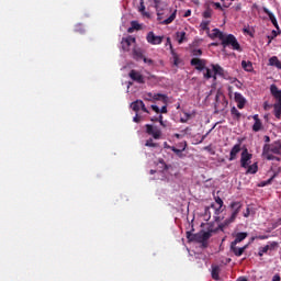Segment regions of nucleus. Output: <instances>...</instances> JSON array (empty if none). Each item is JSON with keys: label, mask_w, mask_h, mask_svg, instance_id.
<instances>
[{"label": "nucleus", "mask_w": 281, "mask_h": 281, "mask_svg": "<svg viewBox=\"0 0 281 281\" xmlns=\"http://www.w3.org/2000/svg\"><path fill=\"white\" fill-rule=\"evenodd\" d=\"M217 229H214V225L209 223L207 231H200L196 234H192V232H187L188 240L195 241V243H204L205 240H210L212 238V234H216Z\"/></svg>", "instance_id": "1"}, {"label": "nucleus", "mask_w": 281, "mask_h": 281, "mask_svg": "<svg viewBox=\"0 0 281 281\" xmlns=\"http://www.w3.org/2000/svg\"><path fill=\"white\" fill-rule=\"evenodd\" d=\"M221 45L225 49L226 47H231L234 52H243V47H240V43L234 34H225L221 41Z\"/></svg>", "instance_id": "2"}, {"label": "nucleus", "mask_w": 281, "mask_h": 281, "mask_svg": "<svg viewBox=\"0 0 281 281\" xmlns=\"http://www.w3.org/2000/svg\"><path fill=\"white\" fill-rule=\"evenodd\" d=\"M270 93L277 100V102L273 104L274 116L277 117V120H280L281 119V90L278 89V86L271 85Z\"/></svg>", "instance_id": "3"}, {"label": "nucleus", "mask_w": 281, "mask_h": 281, "mask_svg": "<svg viewBox=\"0 0 281 281\" xmlns=\"http://www.w3.org/2000/svg\"><path fill=\"white\" fill-rule=\"evenodd\" d=\"M227 104H229V102L227 101L225 95H223V93L221 92H217L215 97V105H214L215 113L223 112L224 109H227Z\"/></svg>", "instance_id": "4"}, {"label": "nucleus", "mask_w": 281, "mask_h": 281, "mask_svg": "<svg viewBox=\"0 0 281 281\" xmlns=\"http://www.w3.org/2000/svg\"><path fill=\"white\" fill-rule=\"evenodd\" d=\"M252 157H254V155H251L249 153V150L247 148H245L241 151V156H240V166H241V168H248L249 164H251Z\"/></svg>", "instance_id": "5"}, {"label": "nucleus", "mask_w": 281, "mask_h": 281, "mask_svg": "<svg viewBox=\"0 0 281 281\" xmlns=\"http://www.w3.org/2000/svg\"><path fill=\"white\" fill-rule=\"evenodd\" d=\"M146 41L149 45H161L164 43V36L155 35V32L150 31L147 33Z\"/></svg>", "instance_id": "6"}, {"label": "nucleus", "mask_w": 281, "mask_h": 281, "mask_svg": "<svg viewBox=\"0 0 281 281\" xmlns=\"http://www.w3.org/2000/svg\"><path fill=\"white\" fill-rule=\"evenodd\" d=\"M211 67L215 76H221V78H224V80H229V74H227V71H225V69L221 67V65L212 64Z\"/></svg>", "instance_id": "7"}, {"label": "nucleus", "mask_w": 281, "mask_h": 281, "mask_svg": "<svg viewBox=\"0 0 281 281\" xmlns=\"http://www.w3.org/2000/svg\"><path fill=\"white\" fill-rule=\"evenodd\" d=\"M136 40L132 35L123 37L121 41V46L123 52H131V45L135 44Z\"/></svg>", "instance_id": "8"}, {"label": "nucleus", "mask_w": 281, "mask_h": 281, "mask_svg": "<svg viewBox=\"0 0 281 281\" xmlns=\"http://www.w3.org/2000/svg\"><path fill=\"white\" fill-rule=\"evenodd\" d=\"M128 76L134 82H137L138 85H144L146 82L144 75L135 69L131 70Z\"/></svg>", "instance_id": "9"}, {"label": "nucleus", "mask_w": 281, "mask_h": 281, "mask_svg": "<svg viewBox=\"0 0 281 281\" xmlns=\"http://www.w3.org/2000/svg\"><path fill=\"white\" fill-rule=\"evenodd\" d=\"M205 65H207V60L201 58H192L191 66L195 67L198 71H203L205 69Z\"/></svg>", "instance_id": "10"}, {"label": "nucleus", "mask_w": 281, "mask_h": 281, "mask_svg": "<svg viewBox=\"0 0 281 281\" xmlns=\"http://www.w3.org/2000/svg\"><path fill=\"white\" fill-rule=\"evenodd\" d=\"M144 100H147L148 102H151V100H162V102H166L168 97L161 93L154 94L153 92H148L144 95Z\"/></svg>", "instance_id": "11"}, {"label": "nucleus", "mask_w": 281, "mask_h": 281, "mask_svg": "<svg viewBox=\"0 0 281 281\" xmlns=\"http://www.w3.org/2000/svg\"><path fill=\"white\" fill-rule=\"evenodd\" d=\"M146 133L147 135H151L154 139H161V131L158 128H154L153 125H146Z\"/></svg>", "instance_id": "12"}, {"label": "nucleus", "mask_w": 281, "mask_h": 281, "mask_svg": "<svg viewBox=\"0 0 281 281\" xmlns=\"http://www.w3.org/2000/svg\"><path fill=\"white\" fill-rule=\"evenodd\" d=\"M240 150H243V148L240 147V143L234 145L233 148L231 149L228 161H235Z\"/></svg>", "instance_id": "13"}, {"label": "nucleus", "mask_w": 281, "mask_h": 281, "mask_svg": "<svg viewBox=\"0 0 281 281\" xmlns=\"http://www.w3.org/2000/svg\"><path fill=\"white\" fill-rule=\"evenodd\" d=\"M231 207L233 210V213L231 215V221H234L236 216L240 213V209L243 207V204L240 202H233L231 204Z\"/></svg>", "instance_id": "14"}, {"label": "nucleus", "mask_w": 281, "mask_h": 281, "mask_svg": "<svg viewBox=\"0 0 281 281\" xmlns=\"http://www.w3.org/2000/svg\"><path fill=\"white\" fill-rule=\"evenodd\" d=\"M235 102H237L238 109H245V104L247 103V100H245V97H243L241 93L235 92Z\"/></svg>", "instance_id": "15"}, {"label": "nucleus", "mask_w": 281, "mask_h": 281, "mask_svg": "<svg viewBox=\"0 0 281 281\" xmlns=\"http://www.w3.org/2000/svg\"><path fill=\"white\" fill-rule=\"evenodd\" d=\"M237 245L238 244L231 243V251H233L235 256L240 257L243 256V254H245V249H247V246L238 248Z\"/></svg>", "instance_id": "16"}, {"label": "nucleus", "mask_w": 281, "mask_h": 281, "mask_svg": "<svg viewBox=\"0 0 281 281\" xmlns=\"http://www.w3.org/2000/svg\"><path fill=\"white\" fill-rule=\"evenodd\" d=\"M262 10H263L265 14H267V15L269 16V19H270L272 25H274V27H276L277 30H280V26L278 25V20L276 19V15H274L271 11H269V10L267 9V7H263Z\"/></svg>", "instance_id": "17"}, {"label": "nucleus", "mask_w": 281, "mask_h": 281, "mask_svg": "<svg viewBox=\"0 0 281 281\" xmlns=\"http://www.w3.org/2000/svg\"><path fill=\"white\" fill-rule=\"evenodd\" d=\"M262 156L265 159H268V161H273L276 159V156L271 155V149L269 145L263 146Z\"/></svg>", "instance_id": "18"}, {"label": "nucleus", "mask_w": 281, "mask_h": 281, "mask_svg": "<svg viewBox=\"0 0 281 281\" xmlns=\"http://www.w3.org/2000/svg\"><path fill=\"white\" fill-rule=\"evenodd\" d=\"M170 54L172 56L175 67H179V65H181V58H179V54L175 52V48L172 47V45H170Z\"/></svg>", "instance_id": "19"}, {"label": "nucleus", "mask_w": 281, "mask_h": 281, "mask_svg": "<svg viewBox=\"0 0 281 281\" xmlns=\"http://www.w3.org/2000/svg\"><path fill=\"white\" fill-rule=\"evenodd\" d=\"M220 273H221V267L216 265H212L211 276L213 280H216V281L221 280Z\"/></svg>", "instance_id": "20"}, {"label": "nucleus", "mask_w": 281, "mask_h": 281, "mask_svg": "<svg viewBox=\"0 0 281 281\" xmlns=\"http://www.w3.org/2000/svg\"><path fill=\"white\" fill-rule=\"evenodd\" d=\"M270 146V153H273L274 155H281V143L274 142Z\"/></svg>", "instance_id": "21"}, {"label": "nucleus", "mask_w": 281, "mask_h": 281, "mask_svg": "<svg viewBox=\"0 0 281 281\" xmlns=\"http://www.w3.org/2000/svg\"><path fill=\"white\" fill-rule=\"evenodd\" d=\"M270 67H277V69H281V60L278 59V56H272L269 58Z\"/></svg>", "instance_id": "22"}, {"label": "nucleus", "mask_w": 281, "mask_h": 281, "mask_svg": "<svg viewBox=\"0 0 281 281\" xmlns=\"http://www.w3.org/2000/svg\"><path fill=\"white\" fill-rule=\"evenodd\" d=\"M142 106H143L142 100H136V101L132 102V104H131V109H132V111H135V113H139Z\"/></svg>", "instance_id": "23"}, {"label": "nucleus", "mask_w": 281, "mask_h": 281, "mask_svg": "<svg viewBox=\"0 0 281 281\" xmlns=\"http://www.w3.org/2000/svg\"><path fill=\"white\" fill-rule=\"evenodd\" d=\"M248 234L247 233H237L235 236L234 245H238V243H243V240H245V238H247Z\"/></svg>", "instance_id": "24"}, {"label": "nucleus", "mask_w": 281, "mask_h": 281, "mask_svg": "<svg viewBox=\"0 0 281 281\" xmlns=\"http://www.w3.org/2000/svg\"><path fill=\"white\" fill-rule=\"evenodd\" d=\"M135 30H142V24L137 21H132L131 22V27L127 29L128 34L135 32Z\"/></svg>", "instance_id": "25"}, {"label": "nucleus", "mask_w": 281, "mask_h": 281, "mask_svg": "<svg viewBox=\"0 0 281 281\" xmlns=\"http://www.w3.org/2000/svg\"><path fill=\"white\" fill-rule=\"evenodd\" d=\"M256 172H258V162L248 165L246 175H256Z\"/></svg>", "instance_id": "26"}, {"label": "nucleus", "mask_w": 281, "mask_h": 281, "mask_svg": "<svg viewBox=\"0 0 281 281\" xmlns=\"http://www.w3.org/2000/svg\"><path fill=\"white\" fill-rule=\"evenodd\" d=\"M133 56H134L135 60H143L144 53H142V49H139V48H134Z\"/></svg>", "instance_id": "27"}, {"label": "nucleus", "mask_w": 281, "mask_h": 281, "mask_svg": "<svg viewBox=\"0 0 281 281\" xmlns=\"http://www.w3.org/2000/svg\"><path fill=\"white\" fill-rule=\"evenodd\" d=\"M175 19H177V10L172 12L170 16H168L166 20L162 21V25H170V23H172Z\"/></svg>", "instance_id": "28"}, {"label": "nucleus", "mask_w": 281, "mask_h": 281, "mask_svg": "<svg viewBox=\"0 0 281 281\" xmlns=\"http://www.w3.org/2000/svg\"><path fill=\"white\" fill-rule=\"evenodd\" d=\"M138 11L143 14V16H147V19H149L150 13L146 12V5H144V0H140Z\"/></svg>", "instance_id": "29"}, {"label": "nucleus", "mask_w": 281, "mask_h": 281, "mask_svg": "<svg viewBox=\"0 0 281 281\" xmlns=\"http://www.w3.org/2000/svg\"><path fill=\"white\" fill-rule=\"evenodd\" d=\"M188 146V144L184 143V147L182 149H177V147H169L170 150H172V153H175L177 155V157H183V150H186V147Z\"/></svg>", "instance_id": "30"}, {"label": "nucleus", "mask_w": 281, "mask_h": 281, "mask_svg": "<svg viewBox=\"0 0 281 281\" xmlns=\"http://www.w3.org/2000/svg\"><path fill=\"white\" fill-rule=\"evenodd\" d=\"M215 203L218 205V207L215 209V214H221V210H223V199H221V196H216Z\"/></svg>", "instance_id": "31"}, {"label": "nucleus", "mask_w": 281, "mask_h": 281, "mask_svg": "<svg viewBox=\"0 0 281 281\" xmlns=\"http://www.w3.org/2000/svg\"><path fill=\"white\" fill-rule=\"evenodd\" d=\"M241 67L243 69H245V71H252L254 70V65L251 64V61H241Z\"/></svg>", "instance_id": "32"}, {"label": "nucleus", "mask_w": 281, "mask_h": 281, "mask_svg": "<svg viewBox=\"0 0 281 281\" xmlns=\"http://www.w3.org/2000/svg\"><path fill=\"white\" fill-rule=\"evenodd\" d=\"M212 34L214 38H220L221 41L225 36V33L221 32L218 29H214Z\"/></svg>", "instance_id": "33"}, {"label": "nucleus", "mask_w": 281, "mask_h": 281, "mask_svg": "<svg viewBox=\"0 0 281 281\" xmlns=\"http://www.w3.org/2000/svg\"><path fill=\"white\" fill-rule=\"evenodd\" d=\"M231 114L234 115L235 120H240V117H241V114L238 111V109H236V106H233L231 109Z\"/></svg>", "instance_id": "34"}, {"label": "nucleus", "mask_w": 281, "mask_h": 281, "mask_svg": "<svg viewBox=\"0 0 281 281\" xmlns=\"http://www.w3.org/2000/svg\"><path fill=\"white\" fill-rule=\"evenodd\" d=\"M252 131L255 133H258L259 131H262V121L255 122L252 125Z\"/></svg>", "instance_id": "35"}, {"label": "nucleus", "mask_w": 281, "mask_h": 281, "mask_svg": "<svg viewBox=\"0 0 281 281\" xmlns=\"http://www.w3.org/2000/svg\"><path fill=\"white\" fill-rule=\"evenodd\" d=\"M203 76L205 78V80H210V78H212V69L207 68L204 66V69H203Z\"/></svg>", "instance_id": "36"}, {"label": "nucleus", "mask_w": 281, "mask_h": 281, "mask_svg": "<svg viewBox=\"0 0 281 281\" xmlns=\"http://www.w3.org/2000/svg\"><path fill=\"white\" fill-rule=\"evenodd\" d=\"M177 38L179 45H181L186 41V32H177Z\"/></svg>", "instance_id": "37"}, {"label": "nucleus", "mask_w": 281, "mask_h": 281, "mask_svg": "<svg viewBox=\"0 0 281 281\" xmlns=\"http://www.w3.org/2000/svg\"><path fill=\"white\" fill-rule=\"evenodd\" d=\"M200 27H201V30H203L204 32H209V30H210V21H203V22H201Z\"/></svg>", "instance_id": "38"}, {"label": "nucleus", "mask_w": 281, "mask_h": 281, "mask_svg": "<svg viewBox=\"0 0 281 281\" xmlns=\"http://www.w3.org/2000/svg\"><path fill=\"white\" fill-rule=\"evenodd\" d=\"M145 146H147L149 148H157V146H159V144L154 143L153 138H149V139L146 140Z\"/></svg>", "instance_id": "39"}, {"label": "nucleus", "mask_w": 281, "mask_h": 281, "mask_svg": "<svg viewBox=\"0 0 281 281\" xmlns=\"http://www.w3.org/2000/svg\"><path fill=\"white\" fill-rule=\"evenodd\" d=\"M267 251H269V246L268 245L259 248L258 256L262 257V256H265V254H267Z\"/></svg>", "instance_id": "40"}, {"label": "nucleus", "mask_w": 281, "mask_h": 281, "mask_svg": "<svg viewBox=\"0 0 281 281\" xmlns=\"http://www.w3.org/2000/svg\"><path fill=\"white\" fill-rule=\"evenodd\" d=\"M191 54L192 56H203V50L201 48H193Z\"/></svg>", "instance_id": "41"}, {"label": "nucleus", "mask_w": 281, "mask_h": 281, "mask_svg": "<svg viewBox=\"0 0 281 281\" xmlns=\"http://www.w3.org/2000/svg\"><path fill=\"white\" fill-rule=\"evenodd\" d=\"M267 246H268L269 251H273L276 249V247H278V243L277 241H269Z\"/></svg>", "instance_id": "42"}, {"label": "nucleus", "mask_w": 281, "mask_h": 281, "mask_svg": "<svg viewBox=\"0 0 281 281\" xmlns=\"http://www.w3.org/2000/svg\"><path fill=\"white\" fill-rule=\"evenodd\" d=\"M203 16H204V19H211V18H212V9L207 8V9L203 12Z\"/></svg>", "instance_id": "43"}, {"label": "nucleus", "mask_w": 281, "mask_h": 281, "mask_svg": "<svg viewBox=\"0 0 281 281\" xmlns=\"http://www.w3.org/2000/svg\"><path fill=\"white\" fill-rule=\"evenodd\" d=\"M204 216H205V218H211L212 213L210 212V206H205Z\"/></svg>", "instance_id": "44"}, {"label": "nucleus", "mask_w": 281, "mask_h": 281, "mask_svg": "<svg viewBox=\"0 0 281 281\" xmlns=\"http://www.w3.org/2000/svg\"><path fill=\"white\" fill-rule=\"evenodd\" d=\"M233 10H234L235 12H240V10H243V4L237 3V4L233 5Z\"/></svg>", "instance_id": "45"}, {"label": "nucleus", "mask_w": 281, "mask_h": 281, "mask_svg": "<svg viewBox=\"0 0 281 281\" xmlns=\"http://www.w3.org/2000/svg\"><path fill=\"white\" fill-rule=\"evenodd\" d=\"M184 115H186L187 119H180V122L182 124H186L188 122V120H190V117H191L190 113H184Z\"/></svg>", "instance_id": "46"}, {"label": "nucleus", "mask_w": 281, "mask_h": 281, "mask_svg": "<svg viewBox=\"0 0 281 281\" xmlns=\"http://www.w3.org/2000/svg\"><path fill=\"white\" fill-rule=\"evenodd\" d=\"M143 60H144V63H146V64L149 65V66L155 65V61H153V59H148V58H146V57H143Z\"/></svg>", "instance_id": "47"}, {"label": "nucleus", "mask_w": 281, "mask_h": 281, "mask_svg": "<svg viewBox=\"0 0 281 281\" xmlns=\"http://www.w3.org/2000/svg\"><path fill=\"white\" fill-rule=\"evenodd\" d=\"M158 122H159L160 126H164V128H166V123H164V115H161V114L159 115Z\"/></svg>", "instance_id": "48"}, {"label": "nucleus", "mask_w": 281, "mask_h": 281, "mask_svg": "<svg viewBox=\"0 0 281 281\" xmlns=\"http://www.w3.org/2000/svg\"><path fill=\"white\" fill-rule=\"evenodd\" d=\"M133 122H136V124H139V122H142V117L139 116V114H136L134 116Z\"/></svg>", "instance_id": "49"}, {"label": "nucleus", "mask_w": 281, "mask_h": 281, "mask_svg": "<svg viewBox=\"0 0 281 281\" xmlns=\"http://www.w3.org/2000/svg\"><path fill=\"white\" fill-rule=\"evenodd\" d=\"M256 238L258 240H267V238H269V236L268 235H259V236H256Z\"/></svg>", "instance_id": "50"}, {"label": "nucleus", "mask_w": 281, "mask_h": 281, "mask_svg": "<svg viewBox=\"0 0 281 281\" xmlns=\"http://www.w3.org/2000/svg\"><path fill=\"white\" fill-rule=\"evenodd\" d=\"M213 229H217L216 232L218 231L223 232V229H225V224H218L217 227Z\"/></svg>", "instance_id": "51"}, {"label": "nucleus", "mask_w": 281, "mask_h": 281, "mask_svg": "<svg viewBox=\"0 0 281 281\" xmlns=\"http://www.w3.org/2000/svg\"><path fill=\"white\" fill-rule=\"evenodd\" d=\"M272 180L273 178H270L268 181L261 182V188H265V186H269V183H271Z\"/></svg>", "instance_id": "52"}, {"label": "nucleus", "mask_w": 281, "mask_h": 281, "mask_svg": "<svg viewBox=\"0 0 281 281\" xmlns=\"http://www.w3.org/2000/svg\"><path fill=\"white\" fill-rule=\"evenodd\" d=\"M151 109H153V111H155V113H160L159 106H157V105H151Z\"/></svg>", "instance_id": "53"}, {"label": "nucleus", "mask_w": 281, "mask_h": 281, "mask_svg": "<svg viewBox=\"0 0 281 281\" xmlns=\"http://www.w3.org/2000/svg\"><path fill=\"white\" fill-rule=\"evenodd\" d=\"M200 244L202 245L203 249H207V246H209L207 240H205V241H200Z\"/></svg>", "instance_id": "54"}, {"label": "nucleus", "mask_w": 281, "mask_h": 281, "mask_svg": "<svg viewBox=\"0 0 281 281\" xmlns=\"http://www.w3.org/2000/svg\"><path fill=\"white\" fill-rule=\"evenodd\" d=\"M192 15V11L191 10H187L186 12H184V18L186 19H188V16H191Z\"/></svg>", "instance_id": "55"}, {"label": "nucleus", "mask_w": 281, "mask_h": 281, "mask_svg": "<svg viewBox=\"0 0 281 281\" xmlns=\"http://www.w3.org/2000/svg\"><path fill=\"white\" fill-rule=\"evenodd\" d=\"M160 113H168V106H167V105H164V106L160 109Z\"/></svg>", "instance_id": "56"}, {"label": "nucleus", "mask_w": 281, "mask_h": 281, "mask_svg": "<svg viewBox=\"0 0 281 281\" xmlns=\"http://www.w3.org/2000/svg\"><path fill=\"white\" fill-rule=\"evenodd\" d=\"M140 109L142 111H144V113H149L148 109H146V104H144V101H143V105H140Z\"/></svg>", "instance_id": "57"}, {"label": "nucleus", "mask_w": 281, "mask_h": 281, "mask_svg": "<svg viewBox=\"0 0 281 281\" xmlns=\"http://www.w3.org/2000/svg\"><path fill=\"white\" fill-rule=\"evenodd\" d=\"M214 5L217 10H223V7L220 4V2H215Z\"/></svg>", "instance_id": "58"}, {"label": "nucleus", "mask_w": 281, "mask_h": 281, "mask_svg": "<svg viewBox=\"0 0 281 281\" xmlns=\"http://www.w3.org/2000/svg\"><path fill=\"white\" fill-rule=\"evenodd\" d=\"M272 281H280V274H274Z\"/></svg>", "instance_id": "59"}, {"label": "nucleus", "mask_w": 281, "mask_h": 281, "mask_svg": "<svg viewBox=\"0 0 281 281\" xmlns=\"http://www.w3.org/2000/svg\"><path fill=\"white\" fill-rule=\"evenodd\" d=\"M252 120H254L255 122H260V117L258 116V114H255V115L252 116Z\"/></svg>", "instance_id": "60"}, {"label": "nucleus", "mask_w": 281, "mask_h": 281, "mask_svg": "<svg viewBox=\"0 0 281 281\" xmlns=\"http://www.w3.org/2000/svg\"><path fill=\"white\" fill-rule=\"evenodd\" d=\"M229 5H232V2H229V3L224 2V3H223V8H229Z\"/></svg>", "instance_id": "61"}, {"label": "nucleus", "mask_w": 281, "mask_h": 281, "mask_svg": "<svg viewBox=\"0 0 281 281\" xmlns=\"http://www.w3.org/2000/svg\"><path fill=\"white\" fill-rule=\"evenodd\" d=\"M276 36H278V32H276V30H273L271 38H276Z\"/></svg>", "instance_id": "62"}, {"label": "nucleus", "mask_w": 281, "mask_h": 281, "mask_svg": "<svg viewBox=\"0 0 281 281\" xmlns=\"http://www.w3.org/2000/svg\"><path fill=\"white\" fill-rule=\"evenodd\" d=\"M167 45H169V48H170V45H172V42L170 41V37H167Z\"/></svg>", "instance_id": "63"}, {"label": "nucleus", "mask_w": 281, "mask_h": 281, "mask_svg": "<svg viewBox=\"0 0 281 281\" xmlns=\"http://www.w3.org/2000/svg\"><path fill=\"white\" fill-rule=\"evenodd\" d=\"M237 281H247V278L240 277V278L237 279Z\"/></svg>", "instance_id": "64"}]
</instances>
